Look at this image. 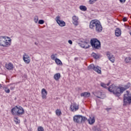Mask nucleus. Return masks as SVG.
Segmentation results:
<instances>
[{"label":"nucleus","mask_w":131,"mask_h":131,"mask_svg":"<svg viewBox=\"0 0 131 131\" xmlns=\"http://www.w3.org/2000/svg\"><path fill=\"white\" fill-rule=\"evenodd\" d=\"M129 88H130V84L129 83H127L123 87H118L115 86L114 84H112L108 88V90L111 93H113L117 97H119L124 91H126L127 89H129Z\"/></svg>","instance_id":"f257e3e1"},{"label":"nucleus","mask_w":131,"mask_h":131,"mask_svg":"<svg viewBox=\"0 0 131 131\" xmlns=\"http://www.w3.org/2000/svg\"><path fill=\"white\" fill-rule=\"evenodd\" d=\"M89 28L90 29L95 30V31L99 33L102 32L103 30V27L100 22L98 19H93L90 23Z\"/></svg>","instance_id":"f03ea898"},{"label":"nucleus","mask_w":131,"mask_h":131,"mask_svg":"<svg viewBox=\"0 0 131 131\" xmlns=\"http://www.w3.org/2000/svg\"><path fill=\"white\" fill-rule=\"evenodd\" d=\"M12 43V39L7 36L0 37V46L1 47H9Z\"/></svg>","instance_id":"7ed1b4c3"},{"label":"nucleus","mask_w":131,"mask_h":131,"mask_svg":"<svg viewBox=\"0 0 131 131\" xmlns=\"http://www.w3.org/2000/svg\"><path fill=\"white\" fill-rule=\"evenodd\" d=\"M24 108L22 106H16L11 110V113L12 115H17V116H20L23 115L25 113Z\"/></svg>","instance_id":"20e7f679"},{"label":"nucleus","mask_w":131,"mask_h":131,"mask_svg":"<svg viewBox=\"0 0 131 131\" xmlns=\"http://www.w3.org/2000/svg\"><path fill=\"white\" fill-rule=\"evenodd\" d=\"M90 43L94 50H100L101 49V42L97 38L91 39Z\"/></svg>","instance_id":"39448f33"},{"label":"nucleus","mask_w":131,"mask_h":131,"mask_svg":"<svg viewBox=\"0 0 131 131\" xmlns=\"http://www.w3.org/2000/svg\"><path fill=\"white\" fill-rule=\"evenodd\" d=\"M124 106L130 105L131 104V94L128 91H126L123 97Z\"/></svg>","instance_id":"423d86ee"},{"label":"nucleus","mask_w":131,"mask_h":131,"mask_svg":"<svg viewBox=\"0 0 131 131\" xmlns=\"http://www.w3.org/2000/svg\"><path fill=\"white\" fill-rule=\"evenodd\" d=\"M94 70L96 72H97L98 74H102V71H101V68L98 66H95L94 64H92L89 66L88 70Z\"/></svg>","instance_id":"0eeeda50"},{"label":"nucleus","mask_w":131,"mask_h":131,"mask_svg":"<svg viewBox=\"0 0 131 131\" xmlns=\"http://www.w3.org/2000/svg\"><path fill=\"white\" fill-rule=\"evenodd\" d=\"M55 20L57 24H58V25H59V26H60L61 27H64V26L66 25V23H65V21L61 20V17L60 16H57L55 18Z\"/></svg>","instance_id":"6e6552de"},{"label":"nucleus","mask_w":131,"mask_h":131,"mask_svg":"<svg viewBox=\"0 0 131 131\" xmlns=\"http://www.w3.org/2000/svg\"><path fill=\"white\" fill-rule=\"evenodd\" d=\"M73 121L76 123H81V115H75L73 117Z\"/></svg>","instance_id":"1a4fd4ad"},{"label":"nucleus","mask_w":131,"mask_h":131,"mask_svg":"<svg viewBox=\"0 0 131 131\" xmlns=\"http://www.w3.org/2000/svg\"><path fill=\"white\" fill-rule=\"evenodd\" d=\"M23 60L26 64H29L30 63V57L26 54H25L23 56Z\"/></svg>","instance_id":"9d476101"},{"label":"nucleus","mask_w":131,"mask_h":131,"mask_svg":"<svg viewBox=\"0 0 131 131\" xmlns=\"http://www.w3.org/2000/svg\"><path fill=\"white\" fill-rule=\"evenodd\" d=\"M90 42L89 41H84L81 43L80 47L83 48V49H89L91 46L90 45Z\"/></svg>","instance_id":"9b49d317"},{"label":"nucleus","mask_w":131,"mask_h":131,"mask_svg":"<svg viewBox=\"0 0 131 131\" xmlns=\"http://www.w3.org/2000/svg\"><path fill=\"white\" fill-rule=\"evenodd\" d=\"M78 105L74 103L71 105V110L72 112H75V111H77L79 109Z\"/></svg>","instance_id":"f8f14e48"},{"label":"nucleus","mask_w":131,"mask_h":131,"mask_svg":"<svg viewBox=\"0 0 131 131\" xmlns=\"http://www.w3.org/2000/svg\"><path fill=\"white\" fill-rule=\"evenodd\" d=\"M73 19V24L74 25H75L76 26H77L78 25V17L74 15L72 17Z\"/></svg>","instance_id":"ddd939ff"},{"label":"nucleus","mask_w":131,"mask_h":131,"mask_svg":"<svg viewBox=\"0 0 131 131\" xmlns=\"http://www.w3.org/2000/svg\"><path fill=\"white\" fill-rule=\"evenodd\" d=\"M41 95L42 99H47V95H48V92L46 89H42L41 90Z\"/></svg>","instance_id":"4468645a"},{"label":"nucleus","mask_w":131,"mask_h":131,"mask_svg":"<svg viewBox=\"0 0 131 131\" xmlns=\"http://www.w3.org/2000/svg\"><path fill=\"white\" fill-rule=\"evenodd\" d=\"M5 67L6 69H8V70H12L13 68V63H6Z\"/></svg>","instance_id":"2eb2a0df"},{"label":"nucleus","mask_w":131,"mask_h":131,"mask_svg":"<svg viewBox=\"0 0 131 131\" xmlns=\"http://www.w3.org/2000/svg\"><path fill=\"white\" fill-rule=\"evenodd\" d=\"M115 33L116 36H120V35H121V30H120V29L117 28L115 30Z\"/></svg>","instance_id":"dca6fc26"},{"label":"nucleus","mask_w":131,"mask_h":131,"mask_svg":"<svg viewBox=\"0 0 131 131\" xmlns=\"http://www.w3.org/2000/svg\"><path fill=\"white\" fill-rule=\"evenodd\" d=\"M91 96V93L90 92H83L81 94V97H84V98H89Z\"/></svg>","instance_id":"f3484780"},{"label":"nucleus","mask_w":131,"mask_h":131,"mask_svg":"<svg viewBox=\"0 0 131 131\" xmlns=\"http://www.w3.org/2000/svg\"><path fill=\"white\" fill-rule=\"evenodd\" d=\"M95 117H90V118L88 120V121L89 124H94L95 123Z\"/></svg>","instance_id":"a211bd4d"},{"label":"nucleus","mask_w":131,"mask_h":131,"mask_svg":"<svg viewBox=\"0 0 131 131\" xmlns=\"http://www.w3.org/2000/svg\"><path fill=\"white\" fill-rule=\"evenodd\" d=\"M54 78L55 80H56V81H58V80H59L60 78H61V74L59 73L55 74L54 75Z\"/></svg>","instance_id":"6ab92c4d"},{"label":"nucleus","mask_w":131,"mask_h":131,"mask_svg":"<svg viewBox=\"0 0 131 131\" xmlns=\"http://www.w3.org/2000/svg\"><path fill=\"white\" fill-rule=\"evenodd\" d=\"M124 61L126 64H131V57L130 56L126 57L125 58Z\"/></svg>","instance_id":"aec40b11"},{"label":"nucleus","mask_w":131,"mask_h":131,"mask_svg":"<svg viewBox=\"0 0 131 131\" xmlns=\"http://www.w3.org/2000/svg\"><path fill=\"white\" fill-rule=\"evenodd\" d=\"M98 95H99L97 96V97L99 98V99H104L106 97L105 94H102V93L100 92H98Z\"/></svg>","instance_id":"412c9836"},{"label":"nucleus","mask_w":131,"mask_h":131,"mask_svg":"<svg viewBox=\"0 0 131 131\" xmlns=\"http://www.w3.org/2000/svg\"><path fill=\"white\" fill-rule=\"evenodd\" d=\"M55 113L57 116H61L62 115V112H61L60 110L57 109L55 111Z\"/></svg>","instance_id":"4be33fe9"},{"label":"nucleus","mask_w":131,"mask_h":131,"mask_svg":"<svg viewBox=\"0 0 131 131\" xmlns=\"http://www.w3.org/2000/svg\"><path fill=\"white\" fill-rule=\"evenodd\" d=\"M105 55L106 56H107L108 59H109L110 58H111L112 57H113V54H112V53H111V52H106L105 53Z\"/></svg>","instance_id":"5701e85b"},{"label":"nucleus","mask_w":131,"mask_h":131,"mask_svg":"<svg viewBox=\"0 0 131 131\" xmlns=\"http://www.w3.org/2000/svg\"><path fill=\"white\" fill-rule=\"evenodd\" d=\"M79 9L81 10V11H85L86 10H88V8H86V7L83 5H81L79 6Z\"/></svg>","instance_id":"b1692460"},{"label":"nucleus","mask_w":131,"mask_h":131,"mask_svg":"<svg viewBox=\"0 0 131 131\" xmlns=\"http://www.w3.org/2000/svg\"><path fill=\"white\" fill-rule=\"evenodd\" d=\"M55 61L57 65H62V61L59 58H55Z\"/></svg>","instance_id":"393cba45"},{"label":"nucleus","mask_w":131,"mask_h":131,"mask_svg":"<svg viewBox=\"0 0 131 131\" xmlns=\"http://www.w3.org/2000/svg\"><path fill=\"white\" fill-rule=\"evenodd\" d=\"M86 120H88V119L85 117H82V116H81V123L84 122V121H86Z\"/></svg>","instance_id":"a878e982"},{"label":"nucleus","mask_w":131,"mask_h":131,"mask_svg":"<svg viewBox=\"0 0 131 131\" xmlns=\"http://www.w3.org/2000/svg\"><path fill=\"white\" fill-rule=\"evenodd\" d=\"M108 59L110 61H111V62H112V63H114V62H115V57H114V55H113L112 57H110Z\"/></svg>","instance_id":"bb28decb"},{"label":"nucleus","mask_w":131,"mask_h":131,"mask_svg":"<svg viewBox=\"0 0 131 131\" xmlns=\"http://www.w3.org/2000/svg\"><path fill=\"white\" fill-rule=\"evenodd\" d=\"M92 56L93 58H95V59H99V55L95 53H93Z\"/></svg>","instance_id":"cd10ccee"},{"label":"nucleus","mask_w":131,"mask_h":131,"mask_svg":"<svg viewBox=\"0 0 131 131\" xmlns=\"http://www.w3.org/2000/svg\"><path fill=\"white\" fill-rule=\"evenodd\" d=\"M109 83L107 84H105L104 83H101V86H102V88H104L105 89H106V88H107V86H109Z\"/></svg>","instance_id":"c85d7f7f"},{"label":"nucleus","mask_w":131,"mask_h":131,"mask_svg":"<svg viewBox=\"0 0 131 131\" xmlns=\"http://www.w3.org/2000/svg\"><path fill=\"white\" fill-rule=\"evenodd\" d=\"M98 0H89V5H94L96 2H97Z\"/></svg>","instance_id":"c756f323"},{"label":"nucleus","mask_w":131,"mask_h":131,"mask_svg":"<svg viewBox=\"0 0 131 131\" xmlns=\"http://www.w3.org/2000/svg\"><path fill=\"white\" fill-rule=\"evenodd\" d=\"M14 121L15 122V123H16V124H18V123H20V120L18 119V118L17 117H14Z\"/></svg>","instance_id":"7c9ffc66"},{"label":"nucleus","mask_w":131,"mask_h":131,"mask_svg":"<svg viewBox=\"0 0 131 131\" xmlns=\"http://www.w3.org/2000/svg\"><path fill=\"white\" fill-rule=\"evenodd\" d=\"M4 91L5 92H6L7 94L10 93V89H9V88H8V87H5L4 88Z\"/></svg>","instance_id":"2f4dec72"},{"label":"nucleus","mask_w":131,"mask_h":131,"mask_svg":"<svg viewBox=\"0 0 131 131\" xmlns=\"http://www.w3.org/2000/svg\"><path fill=\"white\" fill-rule=\"evenodd\" d=\"M34 21L35 23H37V22H38V16H35L34 17Z\"/></svg>","instance_id":"473e14b6"},{"label":"nucleus","mask_w":131,"mask_h":131,"mask_svg":"<svg viewBox=\"0 0 131 131\" xmlns=\"http://www.w3.org/2000/svg\"><path fill=\"white\" fill-rule=\"evenodd\" d=\"M38 131H45V129H43V127L42 126H39L37 128Z\"/></svg>","instance_id":"72a5a7b5"},{"label":"nucleus","mask_w":131,"mask_h":131,"mask_svg":"<svg viewBox=\"0 0 131 131\" xmlns=\"http://www.w3.org/2000/svg\"><path fill=\"white\" fill-rule=\"evenodd\" d=\"M45 23V20L42 19H40L38 21V24L42 25Z\"/></svg>","instance_id":"f704fd0d"},{"label":"nucleus","mask_w":131,"mask_h":131,"mask_svg":"<svg viewBox=\"0 0 131 131\" xmlns=\"http://www.w3.org/2000/svg\"><path fill=\"white\" fill-rule=\"evenodd\" d=\"M51 58L52 60H56V59H55L56 56L54 54L51 55Z\"/></svg>","instance_id":"c9c22d12"},{"label":"nucleus","mask_w":131,"mask_h":131,"mask_svg":"<svg viewBox=\"0 0 131 131\" xmlns=\"http://www.w3.org/2000/svg\"><path fill=\"white\" fill-rule=\"evenodd\" d=\"M94 130L95 131H101V128H100L98 127H96L95 128Z\"/></svg>","instance_id":"e433bc0d"},{"label":"nucleus","mask_w":131,"mask_h":131,"mask_svg":"<svg viewBox=\"0 0 131 131\" xmlns=\"http://www.w3.org/2000/svg\"><path fill=\"white\" fill-rule=\"evenodd\" d=\"M126 0H119L120 3H121V4H124V3H125Z\"/></svg>","instance_id":"4c0bfd02"},{"label":"nucleus","mask_w":131,"mask_h":131,"mask_svg":"<svg viewBox=\"0 0 131 131\" xmlns=\"http://www.w3.org/2000/svg\"><path fill=\"white\" fill-rule=\"evenodd\" d=\"M123 22H126V21H127V19L126 18V17H124L123 18Z\"/></svg>","instance_id":"58836bf2"},{"label":"nucleus","mask_w":131,"mask_h":131,"mask_svg":"<svg viewBox=\"0 0 131 131\" xmlns=\"http://www.w3.org/2000/svg\"><path fill=\"white\" fill-rule=\"evenodd\" d=\"M68 42H69V43H70V45H72V40H69L68 41Z\"/></svg>","instance_id":"ea45409f"},{"label":"nucleus","mask_w":131,"mask_h":131,"mask_svg":"<svg viewBox=\"0 0 131 131\" xmlns=\"http://www.w3.org/2000/svg\"><path fill=\"white\" fill-rule=\"evenodd\" d=\"M14 89H15V87H14V86L10 87V90H11L12 91H13V90H14Z\"/></svg>","instance_id":"a19ab883"},{"label":"nucleus","mask_w":131,"mask_h":131,"mask_svg":"<svg viewBox=\"0 0 131 131\" xmlns=\"http://www.w3.org/2000/svg\"><path fill=\"white\" fill-rule=\"evenodd\" d=\"M2 88V84H0V89Z\"/></svg>","instance_id":"79ce46f5"},{"label":"nucleus","mask_w":131,"mask_h":131,"mask_svg":"<svg viewBox=\"0 0 131 131\" xmlns=\"http://www.w3.org/2000/svg\"><path fill=\"white\" fill-rule=\"evenodd\" d=\"M36 0H32V2H35Z\"/></svg>","instance_id":"37998d69"}]
</instances>
